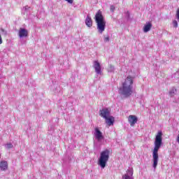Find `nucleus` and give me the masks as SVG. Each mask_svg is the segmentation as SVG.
Masks as SVG:
<instances>
[{
    "label": "nucleus",
    "instance_id": "obj_1",
    "mask_svg": "<svg viewBox=\"0 0 179 179\" xmlns=\"http://www.w3.org/2000/svg\"><path fill=\"white\" fill-rule=\"evenodd\" d=\"M119 93L123 97H129L134 93V78L129 76L122 83V86L119 88Z\"/></svg>",
    "mask_w": 179,
    "mask_h": 179
},
{
    "label": "nucleus",
    "instance_id": "obj_2",
    "mask_svg": "<svg viewBox=\"0 0 179 179\" xmlns=\"http://www.w3.org/2000/svg\"><path fill=\"white\" fill-rule=\"evenodd\" d=\"M163 133L162 131H158L156 137L155 141L154 143L155 147L152 152V167L156 170V168L157 167V163H159V149L162 147V138Z\"/></svg>",
    "mask_w": 179,
    "mask_h": 179
},
{
    "label": "nucleus",
    "instance_id": "obj_3",
    "mask_svg": "<svg viewBox=\"0 0 179 179\" xmlns=\"http://www.w3.org/2000/svg\"><path fill=\"white\" fill-rule=\"evenodd\" d=\"M95 22L96 23V29L100 33V34H103L104 30H106V20L104 17H103V14H101V11L99 10L95 15Z\"/></svg>",
    "mask_w": 179,
    "mask_h": 179
},
{
    "label": "nucleus",
    "instance_id": "obj_4",
    "mask_svg": "<svg viewBox=\"0 0 179 179\" xmlns=\"http://www.w3.org/2000/svg\"><path fill=\"white\" fill-rule=\"evenodd\" d=\"M110 159V150H105L100 154V157L98 159V166H100L101 169H106L107 166V162Z\"/></svg>",
    "mask_w": 179,
    "mask_h": 179
},
{
    "label": "nucleus",
    "instance_id": "obj_5",
    "mask_svg": "<svg viewBox=\"0 0 179 179\" xmlns=\"http://www.w3.org/2000/svg\"><path fill=\"white\" fill-rule=\"evenodd\" d=\"M122 179H134V169H128L126 173L122 176Z\"/></svg>",
    "mask_w": 179,
    "mask_h": 179
},
{
    "label": "nucleus",
    "instance_id": "obj_6",
    "mask_svg": "<svg viewBox=\"0 0 179 179\" xmlns=\"http://www.w3.org/2000/svg\"><path fill=\"white\" fill-rule=\"evenodd\" d=\"M99 115L101 117H102V118H107L108 117H110V109L107 108H103L102 110H100V114Z\"/></svg>",
    "mask_w": 179,
    "mask_h": 179
},
{
    "label": "nucleus",
    "instance_id": "obj_7",
    "mask_svg": "<svg viewBox=\"0 0 179 179\" xmlns=\"http://www.w3.org/2000/svg\"><path fill=\"white\" fill-rule=\"evenodd\" d=\"M94 136L95 139L100 141H102V139H104V136H103V133L99 130V128H95V132H94Z\"/></svg>",
    "mask_w": 179,
    "mask_h": 179
},
{
    "label": "nucleus",
    "instance_id": "obj_8",
    "mask_svg": "<svg viewBox=\"0 0 179 179\" xmlns=\"http://www.w3.org/2000/svg\"><path fill=\"white\" fill-rule=\"evenodd\" d=\"M128 121L131 127H134L135 124L138 122V117L134 115H130L128 117Z\"/></svg>",
    "mask_w": 179,
    "mask_h": 179
},
{
    "label": "nucleus",
    "instance_id": "obj_9",
    "mask_svg": "<svg viewBox=\"0 0 179 179\" xmlns=\"http://www.w3.org/2000/svg\"><path fill=\"white\" fill-rule=\"evenodd\" d=\"M93 66L96 75H101V66L100 65V63H99L97 61H95L94 62Z\"/></svg>",
    "mask_w": 179,
    "mask_h": 179
},
{
    "label": "nucleus",
    "instance_id": "obj_10",
    "mask_svg": "<svg viewBox=\"0 0 179 179\" xmlns=\"http://www.w3.org/2000/svg\"><path fill=\"white\" fill-rule=\"evenodd\" d=\"M18 36L20 38H23V37H27L29 36V31L24 28H20L18 31Z\"/></svg>",
    "mask_w": 179,
    "mask_h": 179
},
{
    "label": "nucleus",
    "instance_id": "obj_11",
    "mask_svg": "<svg viewBox=\"0 0 179 179\" xmlns=\"http://www.w3.org/2000/svg\"><path fill=\"white\" fill-rule=\"evenodd\" d=\"M106 120V122L107 124V125H108V127H111V125H114V117L113 116H109L107 118H105Z\"/></svg>",
    "mask_w": 179,
    "mask_h": 179
},
{
    "label": "nucleus",
    "instance_id": "obj_12",
    "mask_svg": "<svg viewBox=\"0 0 179 179\" xmlns=\"http://www.w3.org/2000/svg\"><path fill=\"white\" fill-rule=\"evenodd\" d=\"M0 169L2 171H6V170H8V162L6 161H1L0 162Z\"/></svg>",
    "mask_w": 179,
    "mask_h": 179
},
{
    "label": "nucleus",
    "instance_id": "obj_13",
    "mask_svg": "<svg viewBox=\"0 0 179 179\" xmlns=\"http://www.w3.org/2000/svg\"><path fill=\"white\" fill-rule=\"evenodd\" d=\"M85 24L87 27H92L93 26V22L92 21V17L87 15L85 19Z\"/></svg>",
    "mask_w": 179,
    "mask_h": 179
},
{
    "label": "nucleus",
    "instance_id": "obj_14",
    "mask_svg": "<svg viewBox=\"0 0 179 179\" xmlns=\"http://www.w3.org/2000/svg\"><path fill=\"white\" fill-rule=\"evenodd\" d=\"M152 23L147 22L143 27L144 33H148V31H150V29H152Z\"/></svg>",
    "mask_w": 179,
    "mask_h": 179
},
{
    "label": "nucleus",
    "instance_id": "obj_15",
    "mask_svg": "<svg viewBox=\"0 0 179 179\" xmlns=\"http://www.w3.org/2000/svg\"><path fill=\"white\" fill-rule=\"evenodd\" d=\"M107 71L108 72L114 73L115 68L112 64H109Z\"/></svg>",
    "mask_w": 179,
    "mask_h": 179
},
{
    "label": "nucleus",
    "instance_id": "obj_16",
    "mask_svg": "<svg viewBox=\"0 0 179 179\" xmlns=\"http://www.w3.org/2000/svg\"><path fill=\"white\" fill-rule=\"evenodd\" d=\"M176 93H177V90L176 88H172L169 91V96H171V97H173V96H174Z\"/></svg>",
    "mask_w": 179,
    "mask_h": 179
},
{
    "label": "nucleus",
    "instance_id": "obj_17",
    "mask_svg": "<svg viewBox=\"0 0 179 179\" xmlns=\"http://www.w3.org/2000/svg\"><path fill=\"white\" fill-rule=\"evenodd\" d=\"M1 34H2V36H8V32L6 31H4L3 29H1Z\"/></svg>",
    "mask_w": 179,
    "mask_h": 179
},
{
    "label": "nucleus",
    "instance_id": "obj_18",
    "mask_svg": "<svg viewBox=\"0 0 179 179\" xmlns=\"http://www.w3.org/2000/svg\"><path fill=\"white\" fill-rule=\"evenodd\" d=\"M6 149H12V148H13V145H12V143H7L6 145Z\"/></svg>",
    "mask_w": 179,
    "mask_h": 179
},
{
    "label": "nucleus",
    "instance_id": "obj_19",
    "mask_svg": "<svg viewBox=\"0 0 179 179\" xmlns=\"http://www.w3.org/2000/svg\"><path fill=\"white\" fill-rule=\"evenodd\" d=\"M173 27H178V23L177 22V20H174L173 22Z\"/></svg>",
    "mask_w": 179,
    "mask_h": 179
},
{
    "label": "nucleus",
    "instance_id": "obj_20",
    "mask_svg": "<svg viewBox=\"0 0 179 179\" xmlns=\"http://www.w3.org/2000/svg\"><path fill=\"white\" fill-rule=\"evenodd\" d=\"M103 40H104L105 43H108V41H110V37L105 36Z\"/></svg>",
    "mask_w": 179,
    "mask_h": 179
},
{
    "label": "nucleus",
    "instance_id": "obj_21",
    "mask_svg": "<svg viewBox=\"0 0 179 179\" xmlns=\"http://www.w3.org/2000/svg\"><path fill=\"white\" fill-rule=\"evenodd\" d=\"M110 11L114 12V10H115V6H114L113 5L110 6Z\"/></svg>",
    "mask_w": 179,
    "mask_h": 179
},
{
    "label": "nucleus",
    "instance_id": "obj_22",
    "mask_svg": "<svg viewBox=\"0 0 179 179\" xmlns=\"http://www.w3.org/2000/svg\"><path fill=\"white\" fill-rule=\"evenodd\" d=\"M176 17H177L178 20L179 21V8H178V10L176 11Z\"/></svg>",
    "mask_w": 179,
    "mask_h": 179
},
{
    "label": "nucleus",
    "instance_id": "obj_23",
    "mask_svg": "<svg viewBox=\"0 0 179 179\" xmlns=\"http://www.w3.org/2000/svg\"><path fill=\"white\" fill-rule=\"evenodd\" d=\"M66 2H68V3L72 4L73 3V0H64Z\"/></svg>",
    "mask_w": 179,
    "mask_h": 179
},
{
    "label": "nucleus",
    "instance_id": "obj_24",
    "mask_svg": "<svg viewBox=\"0 0 179 179\" xmlns=\"http://www.w3.org/2000/svg\"><path fill=\"white\" fill-rule=\"evenodd\" d=\"M24 10L27 11V10H29V9H30V7L29 6H25L24 7Z\"/></svg>",
    "mask_w": 179,
    "mask_h": 179
},
{
    "label": "nucleus",
    "instance_id": "obj_25",
    "mask_svg": "<svg viewBox=\"0 0 179 179\" xmlns=\"http://www.w3.org/2000/svg\"><path fill=\"white\" fill-rule=\"evenodd\" d=\"M0 44H2V37L0 36Z\"/></svg>",
    "mask_w": 179,
    "mask_h": 179
},
{
    "label": "nucleus",
    "instance_id": "obj_26",
    "mask_svg": "<svg viewBox=\"0 0 179 179\" xmlns=\"http://www.w3.org/2000/svg\"><path fill=\"white\" fill-rule=\"evenodd\" d=\"M0 158H1V153H0Z\"/></svg>",
    "mask_w": 179,
    "mask_h": 179
}]
</instances>
